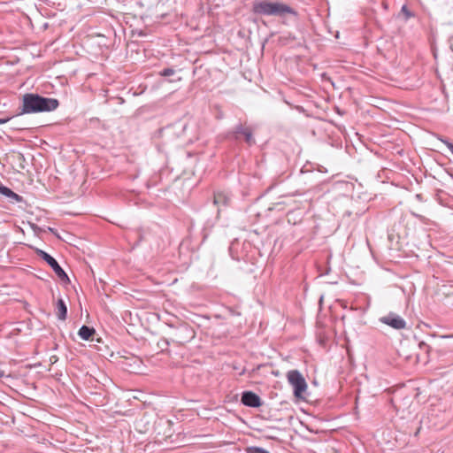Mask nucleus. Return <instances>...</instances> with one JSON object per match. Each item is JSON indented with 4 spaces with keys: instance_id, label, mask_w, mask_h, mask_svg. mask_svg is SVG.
<instances>
[{
    "instance_id": "obj_1",
    "label": "nucleus",
    "mask_w": 453,
    "mask_h": 453,
    "mask_svg": "<svg viewBox=\"0 0 453 453\" xmlns=\"http://www.w3.org/2000/svg\"><path fill=\"white\" fill-rule=\"evenodd\" d=\"M59 106L57 98L45 97L38 93H26L21 97V104L18 107L14 117L39 112H50Z\"/></svg>"
},
{
    "instance_id": "obj_2",
    "label": "nucleus",
    "mask_w": 453,
    "mask_h": 453,
    "mask_svg": "<svg viewBox=\"0 0 453 453\" xmlns=\"http://www.w3.org/2000/svg\"><path fill=\"white\" fill-rule=\"evenodd\" d=\"M251 12L259 16H275L282 18L286 14L297 16V12L291 6L280 2L271 0H254L251 3Z\"/></svg>"
},
{
    "instance_id": "obj_3",
    "label": "nucleus",
    "mask_w": 453,
    "mask_h": 453,
    "mask_svg": "<svg viewBox=\"0 0 453 453\" xmlns=\"http://www.w3.org/2000/svg\"><path fill=\"white\" fill-rule=\"evenodd\" d=\"M232 196L226 191H215L213 193L212 207L216 210V217L214 219H208L202 230V242H205L208 238L211 230L214 226L216 221L219 219L225 210L231 206Z\"/></svg>"
},
{
    "instance_id": "obj_4",
    "label": "nucleus",
    "mask_w": 453,
    "mask_h": 453,
    "mask_svg": "<svg viewBox=\"0 0 453 453\" xmlns=\"http://www.w3.org/2000/svg\"><path fill=\"white\" fill-rule=\"evenodd\" d=\"M225 138L235 143L244 142L249 146H252L256 143L252 128L242 122H239L233 128L229 129L226 133Z\"/></svg>"
},
{
    "instance_id": "obj_5",
    "label": "nucleus",
    "mask_w": 453,
    "mask_h": 453,
    "mask_svg": "<svg viewBox=\"0 0 453 453\" xmlns=\"http://www.w3.org/2000/svg\"><path fill=\"white\" fill-rule=\"evenodd\" d=\"M287 380L293 388V395L296 399H304V393L307 390V382L303 375L296 369L287 372Z\"/></svg>"
},
{
    "instance_id": "obj_6",
    "label": "nucleus",
    "mask_w": 453,
    "mask_h": 453,
    "mask_svg": "<svg viewBox=\"0 0 453 453\" xmlns=\"http://www.w3.org/2000/svg\"><path fill=\"white\" fill-rule=\"evenodd\" d=\"M35 252L41 259L48 264V265L53 270L55 274L61 281L65 283L70 282V279L67 273L50 254L38 248L35 249Z\"/></svg>"
},
{
    "instance_id": "obj_7",
    "label": "nucleus",
    "mask_w": 453,
    "mask_h": 453,
    "mask_svg": "<svg viewBox=\"0 0 453 453\" xmlns=\"http://www.w3.org/2000/svg\"><path fill=\"white\" fill-rule=\"evenodd\" d=\"M196 335V333L192 326L187 323H181L178 326L174 327L173 339L179 344H184L190 342Z\"/></svg>"
},
{
    "instance_id": "obj_8",
    "label": "nucleus",
    "mask_w": 453,
    "mask_h": 453,
    "mask_svg": "<svg viewBox=\"0 0 453 453\" xmlns=\"http://www.w3.org/2000/svg\"><path fill=\"white\" fill-rule=\"evenodd\" d=\"M379 321L395 330H402L406 327V321L404 319L393 311H390L387 315L380 317Z\"/></svg>"
},
{
    "instance_id": "obj_9",
    "label": "nucleus",
    "mask_w": 453,
    "mask_h": 453,
    "mask_svg": "<svg viewBox=\"0 0 453 453\" xmlns=\"http://www.w3.org/2000/svg\"><path fill=\"white\" fill-rule=\"evenodd\" d=\"M241 403L244 406L250 408H259L264 403L261 397L251 390H245L242 393Z\"/></svg>"
},
{
    "instance_id": "obj_10",
    "label": "nucleus",
    "mask_w": 453,
    "mask_h": 453,
    "mask_svg": "<svg viewBox=\"0 0 453 453\" xmlns=\"http://www.w3.org/2000/svg\"><path fill=\"white\" fill-rule=\"evenodd\" d=\"M0 194L3 195L4 196L7 197V198H10V199L13 200L16 203H22V202H24V198H23L22 196L15 193L10 188H8L7 186L4 185L1 181H0Z\"/></svg>"
},
{
    "instance_id": "obj_11",
    "label": "nucleus",
    "mask_w": 453,
    "mask_h": 453,
    "mask_svg": "<svg viewBox=\"0 0 453 453\" xmlns=\"http://www.w3.org/2000/svg\"><path fill=\"white\" fill-rule=\"evenodd\" d=\"M188 127V124L182 120H178L176 121L175 123L172 124V125H169L167 126L166 127H165L163 130L164 131H173L174 134L180 137L181 136L182 134H184L186 129Z\"/></svg>"
},
{
    "instance_id": "obj_12",
    "label": "nucleus",
    "mask_w": 453,
    "mask_h": 453,
    "mask_svg": "<svg viewBox=\"0 0 453 453\" xmlns=\"http://www.w3.org/2000/svg\"><path fill=\"white\" fill-rule=\"evenodd\" d=\"M57 317L59 320H65L67 318V306L65 300L59 297L56 303Z\"/></svg>"
},
{
    "instance_id": "obj_13",
    "label": "nucleus",
    "mask_w": 453,
    "mask_h": 453,
    "mask_svg": "<svg viewBox=\"0 0 453 453\" xmlns=\"http://www.w3.org/2000/svg\"><path fill=\"white\" fill-rule=\"evenodd\" d=\"M95 334V328L86 325L81 326L78 331V335L84 341L91 340Z\"/></svg>"
},
{
    "instance_id": "obj_14",
    "label": "nucleus",
    "mask_w": 453,
    "mask_h": 453,
    "mask_svg": "<svg viewBox=\"0 0 453 453\" xmlns=\"http://www.w3.org/2000/svg\"><path fill=\"white\" fill-rule=\"evenodd\" d=\"M148 233H149L148 230H146L144 228L136 229L134 234L137 236V240L134 242V246H138L141 242L147 241Z\"/></svg>"
},
{
    "instance_id": "obj_15",
    "label": "nucleus",
    "mask_w": 453,
    "mask_h": 453,
    "mask_svg": "<svg viewBox=\"0 0 453 453\" xmlns=\"http://www.w3.org/2000/svg\"><path fill=\"white\" fill-rule=\"evenodd\" d=\"M246 453H270L267 449L258 446H250L245 449Z\"/></svg>"
},
{
    "instance_id": "obj_16",
    "label": "nucleus",
    "mask_w": 453,
    "mask_h": 453,
    "mask_svg": "<svg viewBox=\"0 0 453 453\" xmlns=\"http://www.w3.org/2000/svg\"><path fill=\"white\" fill-rule=\"evenodd\" d=\"M401 14L404 16V21H407L411 18L414 17V13L410 11L406 4H403L401 8Z\"/></svg>"
},
{
    "instance_id": "obj_17",
    "label": "nucleus",
    "mask_w": 453,
    "mask_h": 453,
    "mask_svg": "<svg viewBox=\"0 0 453 453\" xmlns=\"http://www.w3.org/2000/svg\"><path fill=\"white\" fill-rule=\"evenodd\" d=\"M175 69L173 68V67H166V68H164L160 71L159 74L160 76H163V77H169V76H172L175 73Z\"/></svg>"
},
{
    "instance_id": "obj_18",
    "label": "nucleus",
    "mask_w": 453,
    "mask_h": 453,
    "mask_svg": "<svg viewBox=\"0 0 453 453\" xmlns=\"http://www.w3.org/2000/svg\"><path fill=\"white\" fill-rule=\"evenodd\" d=\"M170 345V342L167 339H161L157 342L158 348L161 349V351H168V346Z\"/></svg>"
},
{
    "instance_id": "obj_19",
    "label": "nucleus",
    "mask_w": 453,
    "mask_h": 453,
    "mask_svg": "<svg viewBox=\"0 0 453 453\" xmlns=\"http://www.w3.org/2000/svg\"><path fill=\"white\" fill-rule=\"evenodd\" d=\"M439 140L443 142L447 148L450 150V152L453 154V142H451L449 139L445 137H439Z\"/></svg>"
},
{
    "instance_id": "obj_20",
    "label": "nucleus",
    "mask_w": 453,
    "mask_h": 453,
    "mask_svg": "<svg viewBox=\"0 0 453 453\" xmlns=\"http://www.w3.org/2000/svg\"><path fill=\"white\" fill-rule=\"evenodd\" d=\"M420 350L424 351L425 354H428L430 351V347L423 341L418 342V343Z\"/></svg>"
},
{
    "instance_id": "obj_21",
    "label": "nucleus",
    "mask_w": 453,
    "mask_h": 453,
    "mask_svg": "<svg viewBox=\"0 0 453 453\" xmlns=\"http://www.w3.org/2000/svg\"><path fill=\"white\" fill-rule=\"evenodd\" d=\"M29 226H30L31 229L34 231V233L37 235H39L42 232H43V229L35 223H29Z\"/></svg>"
},
{
    "instance_id": "obj_22",
    "label": "nucleus",
    "mask_w": 453,
    "mask_h": 453,
    "mask_svg": "<svg viewBox=\"0 0 453 453\" xmlns=\"http://www.w3.org/2000/svg\"><path fill=\"white\" fill-rule=\"evenodd\" d=\"M11 128L13 130H24L26 127H20L16 121L12 119Z\"/></svg>"
},
{
    "instance_id": "obj_23",
    "label": "nucleus",
    "mask_w": 453,
    "mask_h": 453,
    "mask_svg": "<svg viewBox=\"0 0 453 453\" xmlns=\"http://www.w3.org/2000/svg\"><path fill=\"white\" fill-rule=\"evenodd\" d=\"M15 117H7V118H0V125H3V124H5V123H8L10 121H12V119H13Z\"/></svg>"
},
{
    "instance_id": "obj_24",
    "label": "nucleus",
    "mask_w": 453,
    "mask_h": 453,
    "mask_svg": "<svg viewBox=\"0 0 453 453\" xmlns=\"http://www.w3.org/2000/svg\"><path fill=\"white\" fill-rule=\"evenodd\" d=\"M229 313L232 316H241V312L238 311L237 310L234 309V308H229Z\"/></svg>"
},
{
    "instance_id": "obj_25",
    "label": "nucleus",
    "mask_w": 453,
    "mask_h": 453,
    "mask_svg": "<svg viewBox=\"0 0 453 453\" xmlns=\"http://www.w3.org/2000/svg\"><path fill=\"white\" fill-rule=\"evenodd\" d=\"M449 48L453 51V36L449 38Z\"/></svg>"
},
{
    "instance_id": "obj_26",
    "label": "nucleus",
    "mask_w": 453,
    "mask_h": 453,
    "mask_svg": "<svg viewBox=\"0 0 453 453\" xmlns=\"http://www.w3.org/2000/svg\"><path fill=\"white\" fill-rule=\"evenodd\" d=\"M5 376H6L5 372L0 368V380Z\"/></svg>"
},
{
    "instance_id": "obj_27",
    "label": "nucleus",
    "mask_w": 453,
    "mask_h": 453,
    "mask_svg": "<svg viewBox=\"0 0 453 453\" xmlns=\"http://www.w3.org/2000/svg\"><path fill=\"white\" fill-rule=\"evenodd\" d=\"M48 231L53 233V234H56V230L50 226H48Z\"/></svg>"
},
{
    "instance_id": "obj_28",
    "label": "nucleus",
    "mask_w": 453,
    "mask_h": 453,
    "mask_svg": "<svg viewBox=\"0 0 453 453\" xmlns=\"http://www.w3.org/2000/svg\"><path fill=\"white\" fill-rule=\"evenodd\" d=\"M416 357H417V360H418V361H419V360L421 359V355H420L419 353H418V354L416 355Z\"/></svg>"
},
{
    "instance_id": "obj_29",
    "label": "nucleus",
    "mask_w": 453,
    "mask_h": 453,
    "mask_svg": "<svg viewBox=\"0 0 453 453\" xmlns=\"http://www.w3.org/2000/svg\"><path fill=\"white\" fill-rule=\"evenodd\" d=\"M419 431H420V427L416 431L415 436H417L418 434Z\"/></svg>"
},
{
    "instance_id": "obj_30",
    "label": "nucleus",
    "mask_w": 453,
    "mask_h": 453,
    "mask_svg": "<svg viewBox=\"0 0 453 453\" xmlns=\"http://www.w3.org/2000/svg\"><path fill=\"white\" fill-rule=\"evenodd\" d=\"M297 109L302 111L303 110L302 106H297Z\"/></svg>"
}]
</instances>
